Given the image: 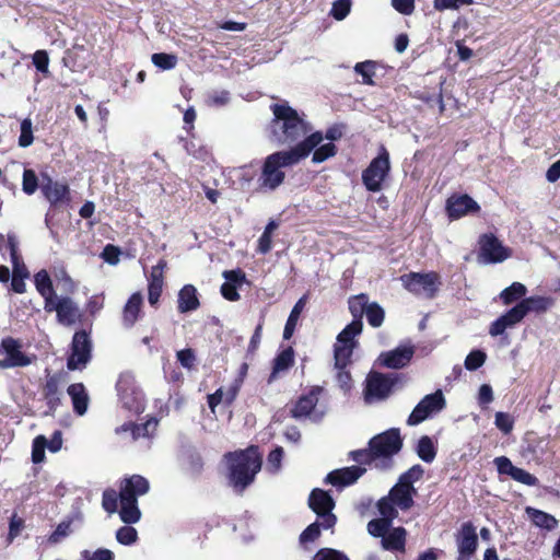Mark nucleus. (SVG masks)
Wrapping results in <instances>:
<instances>
[{
    "label": "nucleus",
    "instance_id": "nucleus-1",
    "mask_svg": "<svg viewBox=\"0 0 560 560\" xmlns=\"http://www.w3.org/2000/svg\"><path fill=\"white\" fill-rule=\"evenodd\" d=\"M322 141V131H315L290 150L276 151L267 155L262 161L257 179L258 190L275 191L284 183L285 172L283 168L293 166L307 158L312 150Z\"/></svg>",
    "mask_w": 560,
    "mask_h": 560
},
{
    "label": "nucleus",
    "instance_id": "nucleus-2",
    "mask_svg": "<svg viewBox=\"0 0 560 560\" xmlns=\"http://www.w3.org/2000/svg\"><path fill=\"white\" fill-rule=\"evenodd\" d=\"M150 483L141 475L124 478L119 483V492L107 489V513H118L125 524H136L141 518L138 497L148 493Z\"/></svg>",
    "mask_w": 560,
    "mask_h": 560
},
{
    "label": "nucleus",
    "instance_id": "nucleus-3",
    "mask_svg": "<svg viewBox=\"0 0 560 560\" xmlns=\"http://www.w3.org/2000/svg\"><path fill=\"white\" fill-rule=\"evenodd\" d=\"M271 110L275 117L268 126L269 140L276 145L291 149L310 136L312 126L288 104H272Z\"/></svg>",
    "mask_w": 560,
    "mask_h": 560
},
{
    "label": "nucleus",
    "instance_id": "nucleus-4",
    "mask_svg": "<svg viewBox=\"0 0 560 560\" xmlns=\"http://www.w3.org/2000/svg\"><path fill=\"white\" fill-rule=\"evenodd\" d=\"M229 485L243 493L256 479L262 466V454L258 445H249L224 454Z\"/></svg>",
    "mask_w": 560,
    "mask_h": 560
},
{
    "label": "nucleus",
    "instance_id": "nucleus-5",
    "mask_svg": "<svg viewBox=\"0 0 560 560\" xmlns=\"http://www.w3.org/2000/svg\"><path fill=\"white\" fill-rule=\"evenodd\" d=\"M116 392L121 407L131 413L139 415L144 410V395L131 372L120 373L116 382Z\"/></svg>",
    "mask_w": 560,
    "mask_h": 560
},
{
    "label": "nucleus",
    "instance_id": "nucleus-6",
    "mask_svg": "<svg viewBox=\"0 0 560 560\" xmlns=\"http://www.w3.org/2000/svg\"><path fill=\"white\" fill-rule=\"evenodd\" d=\"M404 288L416 296L432 300L441 285V277L436 271L405 273L400 277Z\"/></svg>",
    "mask_w": 560,
    "mask_h": 560
},
{
    "label": "nucleus",
    "instance_id": "nucleus-7",
    "mask_svg": "<svg viewBox=\"0 0 560 560\" xmlns=\"http://www.w3.org/2000/svg\"><path fill=\"white\" fill-rule=\"evenodd\" d=\"M390 173L389 153L382 147L377 156L372 159L362 172V183L368 191L377 192L383 189V183Z\"/></svg>",
    "mask_w": 560,
    "mask_h": 560
},
{
    "label": "nucleus",
    "instance_id": "nucleus-8",
    "mask_svg": "<svg viewBox=\"0 0 560 560\" xmlns=\"http://www.w3.org/2000/svg\"><path fill=\"white\" fill-rule=\"evenodd\" d=\"M404 445L400 430L398 428H390L380 434L374 435L369 441V446L372 447L373 454L378 458L390 459L394 455L398 454Z\"/></svg>",
    "mask_w": 560,
    "mask_h": 560
},
{
    "label": "nucleus",
    "instance_id": "nucleus-9",
    "mask_svg": "<svg viewBox=\"0 0 560 560\" xmlns=\"http://www.w3.org/2000/svg\"><path fill=\"white\" fill-rule=\"evenodd\" d=\"M478 260L482 264H499L511 257V248L504 246L493 233H483L478 238Z\"/></svg>",
    "mask_w": 560,
    "mask_h": 560
},
{
    "label": "nucleus",
    "instance_id": "nucleus-10",
    "mask_svg": "<svg viewBox=\"0 0 560 560\" xmlns=\"http://www.w3.org/2000/svg\"><path fill=\"white\" fill-rule=\"evenodd\" d=\"M20 339L4 337L0 342V369L25 368L32 363V358L22 350Z\"/></svg>",
    "mask_w": 560,
    "mask_h": 560
},
{
    "label": "nucleus",
    "instance_id": "nucleus-11",
    "mask_svg": "<svg viewBox=\"0 0 560 560\" xmlns=\"http://www.w3.org/2000/svg\"><path fill=\"white\" fill-rule=\"evenodd\" d=\"M44 310L47 313L56 312L58 323L63 326L83 325L85 320L84 313L69 296H57L54 301H48V305Z\"/></svg>",
    "mask_w": 560,
    "mask_h": 560
},
{
    "label": "nucleus",
    "instance_id": "nucleus-12",
    "mask_svg": "<svg viewBox=\"0 0 560 560\" xmlns=\"http://www.w3.org/2000/svg\"><path fill=\"white\" fill-rule=\"evenodd\" d=\"M308 506L322 520L324 529L332 528L337 523V516L332 513L335 501L325 490L315 488L308 497Z\"/></svg>",
    "mask_w": 560,
    "mask_h": 560
},
{
    "label": "nucleus",
    "instance_id": "nucleus-13",
    "mask_svg": "<svg viewBox=\"0 0 560 560\" xmlns=\"http://www.w3.org/2000/svg\"><path fill=\"white\" fill-rule=\"evenodd\" d=\"M91 350L92 342L89 334L84 329L75 331L67 358V369L69 371L83 370L91 360Z\"/></svg>",
    "mask_w": 560,
    "mask_h": 560
},
{
    "label": "nucleus",
    "instance_id": "nucleus-14",
    "mask_svg": "<svg viewBox=\"0 0 560 560\" xmlns=\"http://www.w3.org/2000/svg\"><path fill=\"white\" fill-rule=\"evenodd\" d=\"M397 377L380 372H372L368 375L364 387V400L371 404L375 400L386 399L395 386Z\"/></svg>",
    "mask_w": 560,
    "mask_h": 560
},
{
    "label": "nucleus",
    "instance_id": "nucleus-15",
    "mask_svg": "<svg viewBox=\"0 0 560 560\" xmlns=\"http://www.w3.org/2000/svg\"><path fill=\"white\" fill-rule=\"evenodd\" d=\"M445 406V399L441 390L424 396L413 408L408 417L409 425H417L424 421L431 413L440 411Z\"/></svg>",
    "mask_w": 560,
    "mask_h": 560
},
{
    "label": "nucleus",
    "instance_id": "nucleus-16",
    "mask_svg": "<svg viewBox=\"0 0 560 560\" xmlns=\"http://www.w3.org/2000/svg\"><path fill=\"white\" fill-rule=\"evenodd\" d=\"M457 559L471 558L478 549V535L471 522H465L456 534Z\"/></svg>",
    "mask_w": 560,
    "mask_h": 560
},
{
    "label": "nucleus",
    "instance_id": "nucleus-17",
    "mask_svg": "<svg viewBox=\"0 0 560 560\" xmlns=\"http://www.w3.org/2000/svg\"><path fill=\"white\" fill-rule=\"evenodd\" d=\"M323 388L320 386H313L305 394H302L292 405L290 416L293 419L300 420L307 418L312 415L318 402V397Z\"/></svg>",
    "mask_w": 560,
    "mask_h": 560
},
{
    "label": "nucleus",
    "instance_id": "nucleus-18",
    "mask_svg": "<svg viewBox=\"0 0 560 560\" xmlns=\"http://www.w3.org/2000/svg\"><path fill=\"white\" fill-rule=\"evenodd\" d=\"M167 268V261L161 258L155 266L151 268L148 277V301L151 306L156 307L164 287V272Z\"/></svg>",
    "mask_w": 560,
    "mask_h": 560
},
{
    "label": "nucleus",
    "instance_id": "nucleus-19",
    "mask_svg": "<svg viewBox=\"0 0 560 560\" xmlns=\"http://www.w3.org/2000/svg\"><path fill=\"white\" fill-rule=\"evenodd\" d=\"M480 210L479 205L468 195H453L446 200L447 215L452 220H457L468 213H475Z\"/></svg>",
    "mask_w": 560,
    "mask_h": 560
},
{
    "label": "nucleus",
    "instance_id": "nucleus-20",
    "mask_svg": "<svg viewBox=\"0 0 560 560\" xmlns=\"http://www.w3.org/2000/svg\"><path fill=\"white\" fill-rule=\"evenodd\" d=\"M60 376L58 374H54L47 376L43 387L42 395L46 402L47 410L45 411L46 416L54 417L58 407L61 405V393L59 390Z\"/></svg>",
    "mask_w": 560,
    "mask_h": 560
},
{
    "label": "nucleus",
    "instance_id": "nucleus-21",
    "mask_svg": "<svg viewBox=\"0 0 560 560\" xmlns=\"http://www.w3.org/2000/svg\"><path fill=\"white\" fill-rule=\"evenodd\" d=\"M83 522V516L80 512H73L62 520L56 529L47 537L49 545H57L74 532V528L80 526Z\"/></svg>",
    "mask_w": 560,
    "mask_h": 560
},
{
    "label": "nucleus",
    "instance_id": "nucleus-22",
    "mask_svg": "<svg viewBox=\"0 0 560 560\" xmlns=\"http://www.w3.org/2000/svg\"><path fill=\"white\" fill-rule=\"evenodd\" d=\"M365 468L360 466H350L330 471L326 477V482L336 487H346L354 483L364 472Z\"/></svg>",
    "mask_w": 560,
    "mask_h": 560
},
{
    "label": "nucleus",
    "instance_id": "nucleus-23",
    "mask_svg": "<svg viewBox=\"0 0 560 560\" xmlns=\"http://www.w3.org/2000/svg\"><path fill=\"white\" fill-rule=\"evenodd\" d=\"M521 305L516 304L503 315L498 317L489 328V334L492 337L502 335L506 328L512 327L520 323L524 318V311L521 310Z\"/></svg>",
    "mask_w": 560,
    "mask_h": 560
},
{
    "label": "nucleus",
    "instance_id": "nucleus-24",
    "mask_svg": "<svg viewBox=\"0 0 560 560\" xmlns=\"http://www.w3.org/2000/svg\"><path fill=\"white\" fill-rule=\"evenodd\" d=\"M44 197L51 206L69 200V187L66 184L52 180L49 176H45L40 186Z\"/></svg>",
    "mask_w": 560,
    "mask_h": 560
},
{
    "label": "nucleus",
    "instance_id": "nucleus-25",
    "mask_svg": "<svg viewBox=\"0 0 560 560\" xmlns=\"http://www.w3.org/2000/svg\"><path fill=\"white\" fill-rule=\"evenodd\" d=\"M67 394L71 398L73 412L82 417L86 413L90 397L83 383H73L68 386Z\"/></svg>",
    "mask_w": 560,
    "mask_h": 560
},
{
    "label": "nucleus",
    "instance_id": "nucleus-26",
    "mask_svg": "<svg viewBox=\"0 0 560 560\" xmlns=\"http://www.w3.org/2000/svg\"><path fill=\"white\" fill-rule=\"evenodd\" d=\"M200 307L197 289L194 284H185L178 291L177 311L180 314L194 312Z\"/></svg>",
    "mask_w": 560,
    "mask_h": 560
},
{
    "label": "nucleus",
    "instance_id": "nucleus-27",
    "mask_svg": "<svg viewBox=\"0 0 560 560\" xmlns=\"http://www.w3.org/2000/svg\"><path fill=\"white\" fill-rule=\"evenodd\" d=\"M295 353L291 346L280 351L272 361V370L268 377V384L275 382L281 372L288 371L294 365Z\"/></svg>",
    "mask_w": 560,
    "mask_h": 560
},
{
    "label": "nucleus",
    "instance_id": "nucleus-28",
    "mask_svg": "<svg viewBox=\"0 0 560 560\" xmlns=\"http://www.w3.org/2000/svg\"><path fill=\"white\" fill-rule=\"evenodd\" d=\"M143 304V296L140 292L132 293L122 311V322L128 328H131L140 317Z\"/></svg>",
    "mask_w": 560,
    "mask_h": 560
},
{
    "label": "nucleus",
    "instance_id": "nucleus-29",
    "mask_svg": "<svg viewBox=\"0 0 560 560\" xmlns=\"http://www.w3.org/2000/svg\"><path fill=\"white\" fill-rule=\"evenodd\" d=\"M413 353V347L396 348L384 354L383 364L389 369L405 368L411 361Z\"/></svg>",
    "mask_w": 560,
    "mask_h": 560
},
{
    "label": "nucleus",
    "instance_id": "nucleus-30",
    "mask_svg": "<svg viewBox=\"0 0 560 560\" xmlns=\"http://www.w3.org/2000/svg\"><path fill=\"white\" fill-rule=\"evenodd\" d=\"M34 284L39 295L44 299V307H47L48 301L51 302L57 298L48 271L45 269L37 271L34 275Z\"/></svg>",
    "mask_w": 560,
    "mask_h": 560
},
{
    "label": "nucleus",
    "instance_id": "nucleus-31",
    "mask_svg": "<svg viewBox=\"0 0 560 560\" xmlns=\"http://www.w3.org/2000/svg\"><path fill=\"white\" fill-rule=\"evenodd\" d=\"M407 530L399 526L388 530L382 538V547L388 551H401L406 549Z\"/></svg>",
    "mask_w": 560,
    "mask_h": 560
},
{
    "label": "nucleus",
    "instance_id": "nucleus-32",
    "mask_svg": "<svg viewBox=\"0 0 560 560\" xmlns=\"http://www.w3.org/2000/svg\"><path fill=\"white\" fill-rule=\"evenodd\" d=\"M517 304L522 306L521 310L524 311L523 313L525 317L529 312H535L537 314L547 312L553 305V300L548 296L535 295L523 299Z\"/></svg>",
    "mask_w": 560,
    "mask_h": 560
},
{
    "label": "nucleus",
    "instance_id": "nucleus-33",
    "mask_svg": "<svg viewBox=\"0 0 560 560\" xmlns=\"http://www.w3.org/2000/svg\"><path fill=\"white\" fill-rule=\"evenodd\" d=\"M525 512L530 518L532 523L539 528L552 530L558 526V520L547 512L532 506H527Z\"/></svg>",
    "mask_w": 560,
    "mask_h": 560
},
{
    "label": "nucleus",
    "instance_id": "nucleus-34",
    "mask_svg": "<svg viewBox=\"0 0 560 560\" xmlns=\"http://www.w3.org/2000/svg\"><path fill=\"white\" fill-rule=\"evenodd\" d=\"M355 347L336 342L334 346L335 368L345 370L351 364V358Z\"/></svg>",
    "mask_w": 560,
    "mask_h": 560
},
{
    "label": "nucleus",
    "instance_id": "nucleus-35",
    "mask_svg": "<svg viewBox=\"0 0 560 560\" xmlns=\"http://www.w3.org/2000/svg\"><path fill=\"white\" fill-rule=\"evenodd\" d=\"M362 320H352L338 334L337 342L343 345H352L353 347H357L358 341L354 338L362 332Z\"/></svg>",
    "mask_w": 560,
    "mask_h": 560
},
{
    "label": "nucleus",
    "instance_id": "nucleus-36",
    "mask_svg": "<svg viewBox=\"0 0 560 560\" xmlns=\"http://www.w3.org/2000/svg\"><path fill=\"white\" fill-rule=\"evenodd\" d=\"M349 311L353 317L352 320H362L363 315L370 305L369 296L365 293L353 295L348 300Z\"/></svg>",
    "mask_w": 560,
    "mask_h": 560
},
{
    "label": "nucleus",
    "instance_id": "nucleus-37",
    "mask_svg": "<svg viewBox=\"0 0 560 560\" xmlns=\"http://www.w3.org/2000/svg\"><path fill=\"white\" fill-rule=\"evenodd\" d=\"M416 453L423 462L432 463L436 457L438 450L432 439L423 435L418 440Z\"/></svg>",
    "mask_w": 560,
    "mask_h": 560
},
{
    "label": "nucleus",
    "instance_id": "nucleus-38",
    "mask_svg": "<svg viewBox=\"0 0 560 560\" xmlns=\"http://www.w3.org/2000/svg\"><path fill=\"white\" fill-rule=\"evenodd\" d=\"M413 494L398 488L393 487L389 490L388 498L402 511L411 509L415 504Z\"/></svg>",
    "mask_w": 560,
    "mask_h": 560
},
{
    "label": "nucleus",
    "instance_id": "nucleus-39",
    "mask_svg": "<svg viewBox=\"0 0 560 560\" xmlns=\"http://www.w3.org/2000/svg\"><path fill=\"white\" fill-rule=\"evenodd\" d=\"M304 305V300L300 299L291 310L290 315L284 325L283 339L289 340L293 336L300 314L303 311Z\"/></svg>",
    "mask_w": 560,
    "mask_h": 560
},
{
    "label": "nucleus",
    "instance_id": "nucleus-40",
    "mask_svg": "<svg viewBox=\"0 0 560 560\" xmlns=\"http://www.w3.org/2000/svg\"><path fill=\"white\" fill-rule=\"evenodd\" d=\"M527 292L526 287L521 282H513L510 287L505 288L500 298L505 305H510L515 301L521 300Z\"/></svg>",
    "mask_w": 560,
    "mask_h": 560
},
{
    "label": "nucleus",
    "instance_id": "nucleus-41",
    "mask_svg": "<svg viewBox=\"0 0 560 560\" xmlns=\"http://www.w3.org/2000/svg\"><path fill=\"white\" fill-rule=\"evenodd\" d=\"M376 62L373 60H366L358 62L354 66L355 73L362 77V83L366 85H373V77L375 75Z\"/></svg>",
    "mask_w": 560,
    "mask_h": 560
},
{
    "label": "nucleus",
    "instance_id": "nucleus-42",
    "mask_svg": "<svg viewBox=\"0 0 560 560\" xmlns=\"http://www.w3.org/2000/svg\"><path fill=\"white\" fill-rule=\"evenodd\" d=\"M151 61L161 70H172L177 66L178 58L174 54L155 52L151 56Z\"/></svg>",
    "mask_w": 560,
    "mask_h": 560
},
{
    "label": "nucleus",
    "instance_id": "nucleus-43",
    "mask_svg": "<svg viewBox=\"0 0 560 560\" xmlns=\"http://www.w3.org/2000/svg\"><path fill=\"white\" fill-rule=\"evenodd\" d=\"M312 151H314L313 156H312V162L313 163H323L326 160H328L329 158L335 156L338 152V149L332 142H329V143H325L323 145H319V143H318Z\"/></svg>",
    "mask_w": 560,
    "mask_h": 560
},
{
    "label": "nucleus",
    "instance_id": "nucleus-44",
    "mask_svg": "<svg viewBox=\"0 0 560 560\" xmlns=\"http://www.w3.org/2000/svg\"><path fill=\"white\" fill-rule=\"evenodd\" d=\"M34 142L33 122L30 118H24L20 126V136L18 143L21 148H27Z\"/></svg>",
    "mask_w": 560,
    "mask_h": 560
},
{
    "label": "nucleus",
    "instance_id": "nucleus-45",
    "mask_svg": "<svg viewBox=\"0 0 560 560\" xmlns=\"http://www.w3.org/2000/svg\"><path fill=\"white\" fill-rule=\"evenodd\" d=\"M130 525L131 524H126L116 532L117 541L124 546H130L138 540V532Z\"/></svg>",
    "mask_w": 560,
    "mask_h": 560
},
{
    "label": "nucleus",
    "instance_id": "nucleus-46",
    "mask_svg": "<svg viewBox=\"0 0 560 560\" xmlns=\"http://www.w3.org/2000/svg\"><path fill=\"white\" fill-rule=\"evenodd\" d=\"M365 315L368 323L374 328L382 326L385 318L384 310L376 302L370 303Z\"/></svg>",
    "mask_w": 560,
    "mask_h": 560
},
{
    "label": "nucleus",
    "instance_id": "nucleus-47",
    "mask_svg": "<svg viewBox=\"0 0 560 560\" xmlns=\"http://www.w3.org/2000/svg\"><path fill=\"white\" fill-rule=\"evenodd\" d=\"M390 526L392 523L388 522V520H384L383 517L374 518L368 523V532L373 537L383 538L384 535L389 530Z\"/></svg>",
    "mask_w": 560,
    "mask_h": 560
},
{
    "label": "nucleus",
    "instance_id": "nucleus-48",
    "mask_svg": "<svg viewBox=\"0 0 560 560\" xmlns=\"http://www.w3.org/2000/svg\"><path fill=\"white\" fill-rule=\"evenodd\" d=\"M38 188V178L34 170L32 168H25L23 172V178H22V189L23 191L31 196L33 195Z\"/></svg>",
    "mask_w": 560,
    "mask_h": 560
},
{
    "label": "nucleus",
    "instance_id": "nucleus-49",
    "mask_svg": "<svg viewBox=\"0 0 560 560\" xmlns=\"http://www.w3.org/2000/svg\"><path fill=\"white\" fill-rule=\"evenodd\" d=\"M396 504L388 498H382L377 502V509L380 514L384 520H388V522H393L394 518L397 517L398 512L396 510Z\"/></svg>",
    "mask_w": 560,
    "mask_h": 560
},
{
    "label": "nucleus",
    "instance_id": "nucleus-50",
    "mask_svg": "<svg viewBox=\"0 0 560 560\" xmlns=\"http://www.w3.org/2000/svg\"><path fill=\"white\" fill-rule=\"evenodd\" d=\"M47 445V439L44 435H38L33 440L32 445V462L39 464L45 459V448Z\"/></svg>",
    "mask_w": 560,
    "mask_h": 560
},
{
    "label": "nucleus",
    "instance_id": "nucleus-51",
    "mask_svg": "<svg viewBox=\"0 0 560 560\" xmlns=\"http://www.w3.org/2000/svg\"><path fill=\"white\" fill-rule=\"evenodd\" d=\"M322 520H318L312 524H310L300 535V542L307 544L313 542L320 536Z\"/></svg>",
    "mask_w": 560,
    "mask_h": 560
},
{
    "label": "nucleus",
    "instance_id": "nucleus-52",
    "mask_svg": "<svg viewBox=\"0 0 560 560\" xmlns=\"http://www.w3.org/2000/svg\"><path fill=\"white\" fill-rule=\"evenodd\" d=\"M349 456L352 460L359 463L360 465H371L374 460L377 459V457L373 454L371 446L368 448L351 451Z\"/></svg>",
    "mask_w": 560,
    "mask_h": 560
},
{
    "label": "nucleus",
    "instance_id": "nucleus-53",
    "mask_svg": "<svg viewBox=\"0 0 560 560\" xmlns=\"http://www.w3.org/2000/svg\"><path fill=\"white\" fill-rule=\"evenodd\" d=\"M494 424L502 433L509 434L514 428V418L508 412L498 411Z\"/></svg>",
    "mask_w": 560,
    "mask_h": 560
},
{
    "label": "nucleus",
    "instance_id": "nucleus-54",
    "mask_svg": "<svg viewBox=\"0 0 560 560\" xmlns=\"http://www.w3.org/2000/svg\"><path fill=\"white\" fill-rule=\"evenodd\" d=\"M487 355L481 350H472L465 359V368L468 371H476L483 365Z\"/></svg>",
    "mask_w": 560,
    "mask_h": 560
},
{
    "label": "nucleus",
    "instance_id": "nucleus-55",
    "mask_svg": "<svg viewBox=\"0 0 560 560\" xmlns=\"http://www.w3.org/2000/svg\"><path fill=\"white\" fill-rule=\"evenodd\" d=\"M313 560H350L342 551L332 548H322L313 557Z\"/></svg>",
    "mask_w": 560,
    "mask_h": 560
},
{
    "label": "nucleus",
    "instance_id": "nucleus-56",
    "mask_svg": "<svg viewBox=\"0 0 560 560\" xmlns=\"http://www.w3.org/2000/svg\"><path fill=\"white\" fill-rule=\"evenodd\" d=\"M176 358L180 365L187 370H191L196 365L197 358L195 351L191 348L177 351Z\"/></svg>",
    "mask_w": 560,
    "mask_h": 560
},
{
    "label": "nucleus",
    "instance_id": "nucleus-57",
    "mask_svg": "<svg viewBox=\"0 0 560 560\" xmlns=\"http://www.w3.org/2000/svg\"><path fill=\"white\" fill-rule=\"evenodd\" d=\"M25 522L22 517H19L15 513L11 516L9 523L8 542H12L24 529Z\"/></svg>",
    "mask_w": 560,
    "mask_h": 560
},
{
    "label": "nucleus",
    "instance_id": "nucleus-58",
    "mask_svg": "<svg viewBox=\"0 0 560 560\" xmlns=\"http://www.w3.org/2000/svg\"><path fill=\"white\" fill-rule=\"evenodd\" d=\"M184 148L189 155L194 158L205 161L209 156V151L203 145H197L194 140H185Z\"/></svg>",
    "mask_w": 560,
    "mask_h": 560
},
{
    "label": "nucleus",
    "instance_id": "nucleus-59",
    "mask_svg": "<svg viewBox=\"0 0 560 560\" xmlns=\"http://www.w3.org/2000/svg\"><path fill=\"white\" fill-rule=\"evenodd\" d=\"M511 478L517 482H521L523 485H526V486H536L538 483V479L537 477H535L534 475H532L530 472H528L527 470L525 469H522V468H518L516 467L513 471V474L511 475Z\"/></svg>",
    "mask_w": 560,
    "mask_h": 560
},
{
    "label": "nucleus",
    "instance_id": "nucleus-60",
    "mask_svg": "<svg viewBox=\"0 0 560 560\" xmlns=\"http://www.w3.org/2000/svg\"><path fill=\"white\" fill-rule=\"evenodd\" d=\"M350 7V0H336L332 4L331 14L336 20L341 21L349 14Z\"/></svg>",
    "mask_w": 560,
    "mask_h": 560
},
{
    "label": "nucleus",
    "instance_id": "nucleus-61",
    "mask_svg": "<svg viewBox=\"0 0 560 560\" xmlns=\"http://www.w3.org/2000/svg\"><path fill=\"white\" fill-rule=\"evenodd\" d=\"M33 65L42 73L48 72L49 57L46 50H36L33 55Z\"/></svg>",
    "mask_w": 560,
    "mask_h": 560
},
{
    "label": "nucleus",
    "instance_id": "nucleus-62",
    "mask_svg": "<svg viewBox=\"0 0 560 560\" xmlns=\"http://www.w3.org/2000/svg\"><path fill=\"white\" fill-rule=\"evenodd\" d=\"M262 326L264 320H261L255 328L254 334L252 335V338L249 340L248 347H247V357H253L261 341V332H262Z\"/></svg>",
    "mask_w": 560,
    "mask_h": 560
},
{
    "label": "nucleus",
    "instance_id": "nucleus-63",
    "mask_svg": "<svg viewBox=\"0 0 560 560\" xmlns=\"http://www.w3.org/2000/svg\"><path fill=\"white\" fill-rule=\"evenodd\" d=\"M223 277L226 280L225 282L233 283L235 287L246 281V275L242 269L225 270Z\"/></svg>",
    "mask_w": 560,
    "mask_h": 560
},
{
    "label": "nucleus",
    "instance_id": "nucleus-64",
    "mask_svg": "<svg viewBox=\"0 0 560 560\" xmlns=\"http://www.w3.org/2000/svg\"><path fill=\"white\" fill-rule=\"evenodd\" d=\"M494 464L497 466L498 472L500 475H508L511 477L516 466L512 464L510 458L505 456H500L494 459Z\"/></svg>",
    "mask_w": 560,
    "mask_h": 560
}]
</instances>
